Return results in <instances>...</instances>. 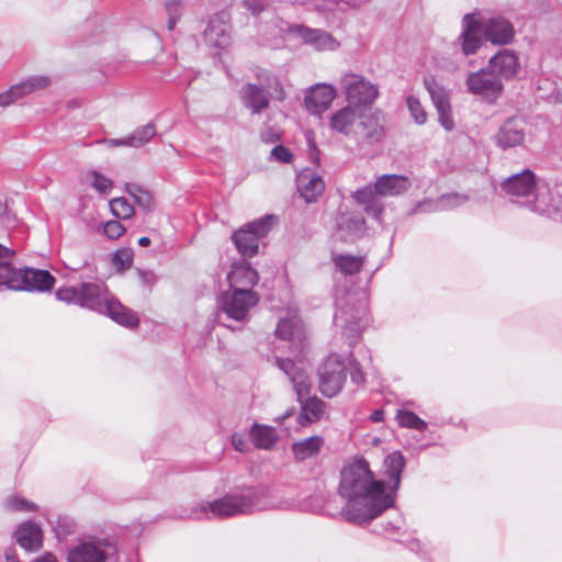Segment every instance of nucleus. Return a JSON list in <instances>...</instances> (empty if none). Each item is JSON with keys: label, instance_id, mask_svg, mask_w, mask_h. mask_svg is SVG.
Listing matches in <instances>:
<instances>
[{"label": "nucleus", "instance_id": "1", "mask_svg": "<svg viewBox=\"0 0 562 562\" xmlns=\"http://www.w3.org/2000/svg\"><path fill=\"white\" fill-rule=\"evenodd\" d=\"M338 493L346 499L341 515L349 522L369 524L393 507L385 481L375 479L363 457H357L344 465Z\"/></svg>", "mask_w": 562, "mask_h": 562}, {"label": "nucleus", "instance_id": "2", "mask_svg": "<svg viewBox=\"0 0 562 562\" xmlns=\"http://www.w3.org/2000/svg\"><path fill=\"white\" fill-rule=\"evenodd\" d=\"M292 506L293 502L282 496L277 488L258 485L244 487L239 492L214 499L202 506L201 510L207 517L226 518L260 510H286Z\"/></svg>", "mask_w": 562, "mask_h": 562}, {"label": "nucleus", "instance_id": "3", "mask_svg": "<svg viewBox=\"0 0 562 562\" xmlns=\"http://www.w3.org/2000/svg\"><path fill=\"white\" fill-rule=\"evenodd\" d=\"M55 296L58 301L108 315L116 324L127 328H136L139 324L137 314L109 295L103 282L81 281L77 286H63L56 290Z\"/></svg>", "mask_w": 562, "mask_h": 562}, {"label": "nucleus", "instance_id": "4", "mask_svg": "<svg viewBox=\"0 0 562 562\" xmlns=\"http://www.w3.org/2000/svg\"><path fill=\"white\" fill-rule=\"evenodd\" d=\"M409 188L411 181L407 177L385 173L378 177L373 184L358 189L352 196L369 216L380 222L384 210L381 199L404 194Z\"/></svg>", "mask_w": 562, "mask_h": 562}, {"label": "nucleus", "instance_id": "5", "mask_svg": "<svg viewBox=\"0 0 562 562\" xmlns=\"http://www.w3.org/2000/svg\"><path fill=\"white\" fill-rule=\"evenodd\" d=\"M502 192L508 196L512 202L520 203L533 211V205L538 202L541 194L549 199V188H538L537 177L529 168L512 175L501 182Z\"/></svg>", "mask_w": 562, "mask_h": 562}, {"label": "nucleus", "instance_id": "6", "mask_svg": "<svg viewBox=\"0 0 562 562\" xmlns=\"http://www.w3.org/2000/svg\"><path fill=\"white\" fill-rule=\"evenodd\" d=\"M117 561L116 543L110 538L88 536L67 550L66 562Z\"/></svg>", "mask_w": 562, "mask_h": 562}, {"label": "nucleus", "instance_id": "7", "mask_svg": "<svg viewBox=\"0 0 562 562\" xmlns=\"http://www.w3.org/2000/svg\"><path fill=\"white\" fill-rule=\"evenodd\" d=\"M334 314V325L350 339V345L361 334L368 323V302L366 299L353 301L351 295L347 300H338Z\"/></svg>", "mask_w": 562, "mask_h": 562}, {"label": "nucleus", "instance_id": "8", "mask_svg": "<svg viewBox=\"0 0 562 562\" xmlns=\"http://www.w3.org/2000/svg\"><path fill=\"white\" fill-rule=\"evenodd\" d=\"M259 302L257 292L250 289L235 288L224 292L218 301V323H223V316L244 323L248 319L249 311ZM226 327L231 328L229 325Z\"/></svg>", "mask_w": 562, "mask_h": 562}, {"label": "nucleus", "instance_id": "9", "mask_svg": "<svg viewBox=\"0 0 562 562\" xmlns=\"http://www.w3.org/2000/svg\"><path fill=\"white\" fill-rule=\"evenodd\" d=\"M274 218L273 215H265L234 232L232 240L243 257L251 258L257 255L259 240L271 231Z\"/></svg>", "mask_w": 562, "mask_h": 562}, {"label": "nucleus", "instance_id": "10", "mask_svg": "<svg viewBox=\"0 0 562 562\" xmlns=\"http://www.w3.org/2000/svg\"><path fill=\"white\" fill-rule=\"evenodd\" d=\"M55 283V278L47 270L35 268H12L4 279L1 288L14 291L45 292L49 291Z\"/></svg>", "mask_w": 562, "mask_h": 562}, {"label": "nucleus", "instance_id": "11", "mask_svg": "<svg viewBox=\"0 0 562 562\" xmlns=\"http://www.w3.org/2000/svg\"><path fill=\"white\" fill-rule=\"evenodd\" d=\"M339 85L346 100L352 106L370 108L379 97V87L360 74H344Z\"/></svg>", "mask_w": 562, "mask_h": 562}, {"label": "nucleus", "instance_id": "12", "mask_svg": "<svg viewBox=\"0 0 562 562\" xmlns=\"http://www.w3.org/2000/svg\"><path fill=\"white\" fill-rule=\"evenodd\" d=\"M347 379L345 359L330 353L318 368L319 391L326 397H334L342 390Z\"/></svg>", "mask_w": 562, "mask_h": 562}, {"label": "nucleus", "instance_id": "13", "mask_svg": "<svg viewBox=\"0 0 562 562\" xmlns=\"http://www.w3.org/2000/svg\"><path fill=\"white\" fill-rule=\"evenodd\" d=\"M465 85L470 93L481 97L487 103H494L504 91V83L487 67L470 72Z\"/></svg>", "mask_w": 562, "mask_h": 562}, {"label": "nucleus", "instance_id": "14", "mask_svg": "<svg viewBox=\"0 0 562 562\" xmlns=\"http://www.w3.org/2000/svg\"><path fill=\"white\" fill-rule=\"evenodd\" d=\"M501 82L513 80L521 71L518 54L514 49L502 48L494 54L486 66Z\"/></svg>", "mask_w": 562, "mask_h": 562}, {"label": "nucleus", "instance_id": "15", "mask_svg": "<svg viewBox=\"0 0 562 562\" xmlns=\"http://www.w3.org/2000/svg\"><path fill=\"white\" fill-rule=\"evenodd\" d=\"M481 34L480 13H467L462 19V32L457 38L464 56L474 55L482 47Z\"/></svg>", "mask_w": 562, "mask_h": 562}, {"label": "nucleus", "instance_id": "16", "mask_svg": "<svg viewBox=\"0 0 562 562\" xmlns=\"http://www.w3.org/2000/svg\"><path fill=\"white\" fill-rule=\"evenodd\" d=\"M204 42L215 48H226L231 42L229 15L225 11L214 13L203 33Z\"/></svg>", "mask_w": 562, "mask_h": 562}, {"label": "nucleus", "instance_id": "17", "mask_svg": "<svg viewBox=\"0 0 562 562\" xmlns=\"http://www.w3.org/2000/svg\"><path fill=\"white\" fill-rule=\"evenodd\" d=\"M481 33L494 45H507L515 37V29L510 21L499 15L481 20Z\"/></svg>", "mask_w": 562, "mask_h": 562}, {"label": "nucleus", "instance_id": "18", "mask_svg": "<svg viewBox=\"0 0 562 562\" xmlns=\"http://www.w3.org/2000/svg\"><path fill=\"white\" fill-rule=\"evenodd\" d=\"M336 97L337 90L333 85L316 83L305 93V108L312 114H322L329 109Z\"/></svg>", "mask_w": 562, "mask_h": 562}, {"label": "nucleus", "instance_id": "19", "mask_svg": "<svg viewBox=\"0 0 562 562\" xmlns=\"http://www.w3.org/2000/svg\"><path fill=\"white\" fill-rule=\"evenodd\" d=\"M526 137L525 124L520 119L509 117L494 135L495 145L505 150L524 144Z\"/></svg>", "mask_w": 562, "mask_h": 562}, {"label": "nucleus", "instance_id": "20", "mask_svg": "<svg viewBox=\"0 0 562 562\" xmlns=\"http://www.w3.org/2000/svg\"><path fill=\"white\" fill-rule=\"evenodd\" d=\"M405 467L406 458L401 451H393L386 454L383 460V475L387 479V482H385L386 493L387 495H392L393 505L395 504Z\"/></svg>", "mask_w": 562, "mask_h": 562}, {"label": "nucleus", "instance_id": "21", "mask_svg": "<svg viewBox=\"0 0 562 562\" xmlns=\"http://www.w3.org/2000/svg\"><path fill=\"white\" fill-rule=\"evenodd\" d=\"M364 217L355 211L340 212L336 217V234L340 240L351 243L364 231Z\"/></svg>", "mask_w": 562, "mask_h": 562}, {"label": "nucleus", "instance_id": "22", "mask_svg": "<svg viewBox=\"0 0 562 562\" xmlns=\"http://www.w3.org/2000/svg\"><path fill=\"white\" fill-rule=\"evenodd\" d=\"M276 364L292 382L296 397L306 396L311 393V380L303 368L290 358H277Z\"/></svg>", "mask_w": 562, "mask_h": 562}, {"label": "nucleus", "instance_id": "23", "mask_svg": "<svg viewBox=\"0 0 562 562\" xmlns=\"http://www.w3.org/2000/svg\"><path fill=\"white\" fill-rule=\"evenodd\" d=\"M293 31L304 43L317 50H334L339 46L338 42L326 31L305 25H296Z\"/></svg>", "mask_w": 562, "mask_h": 562}, {"label": "nucleus", "instance_id": "24", "mask_svg": "<svg viewBox=\"0 0 562 562\" xmlns=\"http://www.w3.org/2000/svg\"><path fill=\"white\" fill-rule=\"evenodd\" d=\"M14 537L16 543L27 551H36L43 544L42 528L32 520L18 526Z\"/></svg>", "mask_w": 562, "mask_h": 562}, {"label": "nucleus", "instance_id": "25", "mask_svg": "<svg viewBox=\"0 0 562 562\" xmlns=\"http://www.w3.org/2000/svg\"><path fill=\"white\" fill-rule=\"evenodd\" d=\"M240 98L245 108L252 114H259L269 106L268 92L256 83H246L240 90Z\"/></svg>", "mask_w": 562, "mask_h": 562}, {"label": "nucleus", "instance_id": "26", "mask_svg": "<svg viewBox=\"0 0 562 562\" xmlns=\"http://www.w3.org/2000/svg\"><path fill=\"white\" fill-rule=\"evenodd\" d=\"M301 404V413L299 415V422L301 425L312 424L318 422L325 412V402L317 396H302L297 397Z\"/></svg>", "mask_w": 562, "mask_h": 562}, {"label": "nucleus", "instance_id": "27", "mask_svg": "<svg viewBox=\"0 0 562 562\" xmlns=\"http://www.w3.org/2000/svg\"><path fill=\"white\" fill-rule=\"evenodd\" d=\"M229 290L235 288L252 289L259 281V274L249 263L235 265L228 274Z\"/></svg>", "mask_w": 562, "mask_h": 562}, {"label": "nucleus", "instance_id": "28", "mask_svg": "<svg viewBox=\"0 0 562 562\" xmlns=\"http://www.w3.org/2000/svg\"><path fill=\"white\" fill-rule=\"evenodd\" d=\"M249 438L257 449L271 450L279 440L274 427L254 423L249 430Z\"/></svg>", "mask_w": 562, "mask_h": 562}, {"label": "nucleus", "instance_id": "29", "mask_svg": "<svg viewBox=\"0 0 562 562\" xmlns=\"http://www.w3.org/2000/svg\"><path fill=\"white\" fill-rule=\"evenodd\" d=\"M299 190L304 201L312 203L324 192L325 183L316 173L305 172L299 177Z\"/></svg>", "mask_w": 562, "mask_h": 562}, {"label": "nucleus", "instance_id": "30", "mask_svg": "<svg viewBox=\"0 0 562 562\" xmlns=\"http://www.w3.org/2000/svg\"><path fill=\"white\" fill-rule=\"evenodd\" d=\"M549 199L546 194L539 195L538 202L533 205V212L555 216L562 221V194L558 188L548 190Z\"/></svg>", "mask_w": 562, "mask_h": 562}, {"label": "nucleus", "instance_id": "31", "mask_svg": "<svg viewBox=\"0 0 562 562\" xmlns=\"http://www.w3.org/2000/svg\"><path fill=\"white\" fill-rule=\"evenodd\" d=\"M324 445V438L321 436H311L300 441L293 442L291 450L297 461H305L316 457Z\"/></svg>", "mask_w": 562, "mask_h": 562}, {"label": "nucleus", "instance_id": "32", "mask_svg": "<svg viewBox=\"0 0 562 562\" xmlns=\"http://www.w3.org/2000/svg\"><path fill=\"white\" fill-rule=\"evenodd\" d=\"M276 336L282 340L301 341L304 337V325L297 317L281 318L276 327Z\"/></svg>", "mask_w": 562, "mask_h": 562}, {"label": "nucleus", "instance_id": "33", "mask_svg": "<svg viewBox=\"0 0 562 562\" xmlns=\"http://www.w3.org/2000/svg\"><path fill=\"white\" fill-rule=\"evenodd\" d=\"M255 75L260 83L259 86L263 88L268 94L270 93L272 98L278 101H283L286 98L281 80L273 72L267 69L257 68Z\"/></svg>", "mask_w": 562, "mask_h": 562}, {"label": "nucleus", "instance_id": "34", "mask_svg": "<svg viewBox=\"0 0 562 562\" xmlns=\"http://www.w3.org/2000/svg\"><path fill=\"white\" fill-rule=\"evenodd\" d=\"M356 122V110L348 104L330 116L329 125L337 133L348 135Z\"/></svg>", "mask_w": 562, "mask_h": 562}, {"label": "nucleus", "instance_id": "35", "mask_svg": "<svg viewBox=\"0 0 562 562\" xmlns=\"http://www.w3.org/2000/svg\"><path fill=\"white\" fill-rule=\"evenodd\" d=\"M360 128L363 139L369 144H375L380 142L385 134L384 126L380 122L378 113L366 116L360 122Z\"/></svg>", "mask_w": 562, "mask_h": 562}, {"label": "nucleus", "instance_id": "36", "mask_svg": "<svg viewBox=\"0 0 562 562\" xmlns=\"http://www.w3.org/2000/svg\"><path fill=\"white\" fill-rule=\"evenodd\" d=\"M331 260L335 265L336 270L345 276H353L358 273L364 265L363 256H352L333 252Z\"/></svg>", "mask_w": 562, "mask_h": 562}, {"label": "nucleus", "instance_id": "37", "mask_svg": "<svg viewBox=\"0 0 562 562\" xmlns=\"http://www.w3.org/2000/svg\"><path fill=\"white\" fill-rule=\"evenodd\" d=\"M424 86L430 95L435 109L450 105L449 92L436 80L434 76L425 77Z\"/></svg>", "mask_w": 562, "mask_h": 562}, {"label": "nucleus", "instance_id": "38", "mask_svg": "<svg viewBox=\"0 0 562 562\" xmlns=\"http://www.w3.org/2000/svg\"><path fill=\"white\" fill-rule=\"evenodd\" d=\"M395 419L400 427L414 429L417 431H425L428 426L424 419L408 409H398Z\"/></svg>", "mask_w": 562, "mask_h": 562}, {"label": "nucleus", "instance_id": "39", "mask_svg": "<svg viewBox=\"0 0 562 562\" xmlns=\"http://www.w3.org/2000/svg\"><path fill=\"white\" fill-rule=\"evenodd\" d=\"M155 135L156 126L153 122H149L144 126H139L135 128L131 135H128L131 147L139 148L149 143Z\"/></svg>", "mask_w": 562, "mask_h": 562}, {"label": "nucleus", "instance_id": "40", "mask_svg": "<svg viewBox=\"0 0 562 562\" xmlns=\"http://www.w3.org/2000/svg\"><path fill=\"white\" fill-rule=\"evenodd\" d=\"M30 94L25 81L11 86L7 91L0 93V106H9L15 101Z\"/></svg>", "mask_w": 562, "mask_h": 562}, {"label": "nucleus", "instance_id": "41", "mask_svg": "<svg viewBox=\"0 0 562 562\" xmlns=\"http://www.w3.org/2000/svg\"><path fill=\"white\" fill-rule=\"evenodd\" d=\"M126 192L134 199L135 203L144 210H149L153 205V198L150 193L142 187L127 183Z\"/></svg>", "mask_w": 562, "mask_h": 562}, {"label": "nucleus", "instance_id": "42", "mask_svg": "<svg viewBox=\"0 0 562 562\" xmlns=\"http://www.w3.org/2000/svg\"><path fill=\"white\" fill-rule=\"evenodd\" d=\"M406 105L409 111L411 117L416 124H426L428 117L427 112L417 97L413 94L407 95Z\"/></svg>", "mask_w": 562, "mask_h": 562}, {"label": "nucleus", "instance_id": "43", "mask_svg": "<svg viewBox=\"0 0 562 562\" xmlns=\"http://www.w3.org/2000/svg\"><path fill=\"white\" fill-rule=\"evenodd\" d=\"M468 201V196L461 193L442 194L436 202V210L447 211L456 209Z\"/></svg>", "mask_w": 562, "mask_h": 562}, {"label": "nucleus", "instance_id": "44", "mask_svg": "<svg viewBox=\"0 0 562 562\" xmlns=\"http://www.w3.org/2000/svg\"><path fill=\"white\" fill-rule=\"evenodd\" d=\"M164 7L168 14L167 29L173 31L182 15V0H166Z\"/></svg>", "mask_w": 562, "mask_h": 562}, {"label": "nucleus", "instance_id": "45", "mask_svg": "<svg viewBox=\"0 0 562 562\" xmlns=\"http://www.w3.org/2000/svg\"><path fill=\"white\" fill-rule=\"evenodd\" d=\"M110 209L116 218L127 220L134 214V207L125 198H115L111 200Z\"/></svg>", "mask_w": 562, "mask_h": 562}, {"label": "nucleus", "instance_id": "46", "mask_svg": "<svg viewBox=\"0 0 562 562\" xmlns=\"http://www.w3.org/2000/svg\"><path fill=\"white\" fill-rule=\"evenodd\" d=\"M49 524L56 532L58 539L66 538L75 531V521L67 516H57L55 520H49Z\"/></svg>", "mask_w": 562, "mask_h": 562}, {"label": "nucleus", "instance_id": "47", "mask_svg": "<svg viewBox=\"0 0 562 562\" xmlns=\"http://www.w3.org/2000/svg\"><path fill=\"white\" fill-rule=\"evenodd\" d=\"M347 360H348V368H349L351 382L358 386H363L367 381L366 374L362 370L360 362L355 358L352 351H349Z\"/></svg>", "mask_w": 562, "mask_h": 562}, {"label": "nucleus", "instance_id": "48", "mask_svg": "<svg viewBox=\"0 0 562 562\" xmlns=\"http://www.w3.org/2000/svg\"><path fill=\"white\" fill-rule=\"evenodd\" d=\"M5 507L14 512H34L37 506L23 497L13 496L5 501Z\"/></svg>", "mask_w": 562, "mask_h": 562}, {"label": "nucleus", "instance_id": "49", "mask_svg": "<svg viewBox=\"0 0 562 562\" xmlns=\"http://www.w3.org/2000/svg\"><path fill=\"white\" fill-rule=\"evenodd\" d=\"M92 179L91 186L100 193H108L112 187L113 182L108 177L103 176L97 170H92L90 173Z\"/></svg>", "mask_w": 562, "mask_h": 562}, {"label": "nucleus", "instance_id": "50", "mask_svg": "<svg viewBox=\"0 0 562 562\" xmlns=\"http://www.w3.org/2000/svg\"><path fill=\"white\" fill-rule=\"evenodd\" d=\"M24 81L26 83L30 94L35 91L44 90L52 83L50 77L43 75L30 76Z\"/></svg>", "mask_w": 562, "mask_h": 562}, {"label": "nucleus", "instance_id": "51", "mask_svg": "<svg viewBox=\"0 0 562 562\" xmlns=\"http://www.w3.org/2000/svg\"><path fill=\"white\" fill-rule=\"evenodd\" d=\"M113 263L120 270H125L133 265V254L128 249H119L113 255Z\"/></svg>", "mask_w": 562, "mask_h": 562}, {"label": "nucleus", "instance_id": "52", "mask_svg": "<svg viewBox=\"0 0 562 562\" xmlns=\"http://www.w3.org/2000/svg\"><path fill=\"white\" fill-rule=\"evenodd\" d=\"M438 114L439 124L447 131L451 132L454 128V121L451 112V104L436 109Z\"/></svg>", "mask_w": 562, "mask_h": 562}, {"label": "nucleus", "instance_id": "53", "mask_svg": "<svg viewBox=\"0 0 562 562\" xmlns=\"http://www.w3.org/2000/svg\"><path fill=\"white\" fill-rule=\"evenodd\" d=\"M270 155L271 159L281 164H290L293 160V154L283 145L274 146Z\"/></svg>", "mask_w": 562, "mask_h": 562}, {"label": "nucleus", "instance_id": "54", "mask_svg": "<svg viewBox=\"0 0 562 562\" xmlns=\"http://www.w3.org/2000/svg\"><path fill=\"white\" fill-rule=\"evenodd\" d=\"M103 231L109 238L117 239L125 233V227L119 221H109Z\"/></svg>", "mask_w": 562, "mask_h": 562}, {"label": "nucleus", "instance_id": "55", "mask_svg": "<svg viewBox=\"0 0 562 562\" xmlns=\"http://www.w3.org/2000/svg\"><path fill=\"white\" fill-rule=\"evenodd\" d=\"M232 445L235 448V450L239 452H248L250 450L248 437L244 434H234L232 436Z\"/></svg>", "mask_w": 562, "mask_h": 562}, {"label": "nucleus", "instance_id": "56", "mask_svg": "<svg viewBox=\"0 0 562 562\" xmlns=\"http://www.w3.org/2000/svg\"><path fill=\"white\" fill-rule=\"evenodd\" d=\"M266 0H243V5L254 15H259L265 10Z\"/></svg>", "mask_w": 562, "mask_h": 562}, {"label": "nucleus", "instance_id": "57", "mask_svg": "<svg viewBox=\"0 0 562 562\" xmlns=\"http://www.w3.org/2000/svg\"><path fill=\"white\" fill-rule=\"evenodd\" d=\"M138 278L144 286L151 289V286L156 283L157 277L150 270H142L137 269Z\"/></svg>", "mask_w": 562, "mask_h": 562}, {"label": "nucleus", "instance_id": "58", "mask_svg": "<svg viewBox=\"0 0 562 562\" xmlns=\"http://www.w3.org/2000/svg\"><path fill=\"white\" fill-rule=\"evenodd\" d=\"M261 140L266 144H272L280 140V134L271 127H267L261 132Z\"/></svg>", "mask_w": 562, "mask_h": 562}, {"label": "nucleus", "instance_id": "59", "mask_svg": "<svg viewBox=\"0 0 562 562\" xmlns=\"http://www.w3.org/2000/svg\"><path fill=\"white\" fill-rule=\"evenodd\" d=\"M102 143L108 144L109 147H119V146H125L131 147L130 137H123V138H110V139H103Z\"/></svg>", "mask_w": 562, "mask_h": 562}, {"label": "nucleus", "instance_id": "60", "mask_svg": "<svg viewBox=\"0 0 562 562\" xmlns=\"http://www.w3.org/2000/svg\"><path fill=\"white\" fill-rule=\"evenodd\" d=\"M308 147H310V156H311V159L314 161V162H317L318 164V155H319V150L316 148V145L313 140H308Z\"/></svg>", "mask_w": 562, "mask_h": 562}, {"label": "nucleus", "instance_id": "61", "mask_svg": "<svg viewBox=\"0 0 562 562\" xmlns=\"http://www.w3.org/2000/svg\"><path fill=\"white\" fill-rule=\"evenodd\" d=\"M370 419L373 423H381L384 420V411L383 409H375L371 413Z\"/></svg>", "mask_w": 562, "mask_h": 562}, {"label": "nucleus", "instance_id": "62", "mask_svg": "<svg viewBox=\"0 0 562 562\" xmlns=\"http://www.w3.org/2000/svg\"><path fill=\"white\" fill-rule=\"evenodd\" d=\"M32 562H57V559L53 553H45L44 555L34 559Z\"/></svg>", "mask_w": 562, "mask_h": 562}, {"label": "nucleus", "instance_id": "63", "mask_svg": "<svg viewBox=\"0 0 562 562\" xmlns=\"http://www.w3.org/2000/svg\"><path fill=\"white\" fill-rule=\"evenodd\" d=\"M420 548H422V544L419 542V540L417 539H413L409 543H408V549L411 551H414L416 553H418L420 551Z\"/></svg>", "mask_w": 562, "mask_h": 562}, {"label": "nucleus", "instance_id": "64", "mask_svg": "<svg viewBox=\"0 0 562 562\" xmlns=\"http://www.w3.org/2000/svg\"><path fill=\"white\" fill-rule=\"evenodd\" d=\"M397 530H400V525H397L395 522H392V521L387 522L385 525V527H384V531L387 532V533L389 532H393V531H397Z\"/></svg>", "mask_w": 562, "mask_h": 562}]
</instances>
